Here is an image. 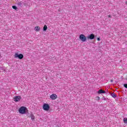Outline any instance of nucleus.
<instances>
[{
    "instance_id": "obj_1",
    "label": "nucleus",
    "mask_w": 127,
    "mask_h": 127,
    "mask_svg": "<svg viewBox=\"0 0 127 127\" xmlns=\"http://www.w3.org/2000/svg\"><path fill=\"white\" fill-rule=\"evenodd\" d=\"M19 113H20V114H25V113H26V107H21L19 109Z\"/></svg>"
},
{
    "instance_id": "obj_2",
    "label": "nucleus",
    "mask_w": 127,
    "mask_h": 127,
    "mask_svg": "<svg viewBox=\"0 0 127 127\" xmlns=\"http://www.w3.org/2000/svg\"><path fill=\"white\" fill-rule=\"evenodd\" d=\"M79 39L82 41V42H85V41H87V37H86V36L84 34H80L79 35Z\"/></svg>"
},
{
    "instance_id": "obj_3",
    "label": "nucleus",
    "mask_w": 127,
    "mask_h": 127,
    "mask_svg": "<svg viewBox=\"0 0 127 127\" xmlns=\"http://www.w3.org/2000/svg\"><path fill=\"white\" fill-rule=\"evenodd\" d=\"M43 109L44 111H49V110L50 109V106L48 104H44Z\"/></svg>"
},
{
    "instance_id": "obj_4",
    "label": "nucleus",
    "mask_w": 127,
    "mask_h": 127,
    "mask_svg": "<svg viewBox=\"0 0 127 127\" xmlns=\"http://www.w3.org/2000/svg\"><path fill=\"white\" fill-rule=\"evenodd\" d=\"M14 57L15 58H18V59H23V55L21 54H18V53H15L14 54Z\"/></svg>"
},
{
    "instance_id": "obj_5",
    "label": "nucleus",
    "mask_w": 127,
    "mask_h": 127,
    "mask_svg": "<svg viewBox=\"0 0 127 127\" xmlns=\"http://www.w3.org/2000/svg\"><path fill=\"white\" fill-rule=\"evenodd\" d=\"M87 39L88 40H89V39H90V40L95 39V35H94V34H91L87 37Z\"/></svg>"
},
{
    "instance_id": "obj_6",
    "label": "nucleus",
    "mask_w": 127,
    "mask_h": 127,
    "mask_svg": "<svg viewBox=\"0 0 127 127\" xmlns=\"http://www.w3.org/2000/svg\"><path fill=\"white\" fill-rule=\"evenodd\" d=\"M21 99V97L20 96H15L14 98V101L15 102H19Z\"/></svg>"
},
{
    "instance_id": "obj_7",
    "label": "nucleus",
    "mask_w": 127,
    "mask_h": 127,
    "mask_svg": "<svg viewBox=\"0 0 127 127\" xmlns=\"http://www.w3.org/2000/svg\"><path fill=\"white\" fill-rule=\"evenodd\" d=\"M50 98L52 99V100H56V99H57V95L55 94H53L50 96Z\"/></svg>"
},
{
    "instance_id": "obj_8",
    "label": "nucleus",
    "mask_w": 127,
    "mask_h": 127,
    "mask_svg": "<svg viewBox=\"0 0 127 127\" xmlns=\"http://www.w3.org/2000/svg\"><path fill=\"white\" fill-rule=\"evenodd\" d=\"M98 94H106V91L103 90V89H100L98 91Z\"/></svg>"
},
{
    "instance_id": "obj_9",
    "label": "nucleus",
    "mask_w": 127,
    "mask_h": 127,
    "mask_svg": "<svg viewBox=\"0 0 127 127\" xmlns=\"http://www.w3.org/2000/svg\"><path fill=\"white\" fill-rule=\"evenodd\" d=\"M35 31H36L37 32H38V31H40V28L39 26H36L34 28Z\"/></svg>"
},
{
    "instance_id": "obj_10",
    "label": "nucleus",
    "mask_w": 127,
    "mask_h": 127,
    "mask_svg": "<svg viewBox=\"0 0 127 127\" xmlns=\"http://www.w3.org/2000/svg\"><path fill=\"white\" fill-rule=\"evenodd\" d=\"M23 4V2H22V1L18 2V3H17L18 6H20V7H21V6H22Z\"/></svg>"
},
{
    "instance_id": "obj_11",
    "label": "nucleus",
    "mask_w": 127,
    "mask_h": 127,
    "mask_svg": "<svg viewBox=\"0 0 127 127\" xmlns=\"http://www.w3.org/2000/svg\"><path fill=\"white\" fill-rule=\"evenodd\" d=\"M47 30V26L46 25H45L43 27V31H46Z\"/></svg>"
},
{
    "instance_id": "obj_12",
    "label": "nucleus",
    "mask_w": 127,
    "mask_h": 127,
    "mask_svg": "<svg viewBox=\"0 0 127 127\" xmlns=\"http://www.w3.org/2000/svg\"><path fill=\"white\" fill-rule=\"evenodd\" d=\"M111 95L112 96V97L113 98H116L117 97V95H116V94H115L114 93H113L111 94Z\"/></svg>"
},
{
    "instance_id": "obj_13",
    "label": "nucleus",
    "mask_w": 127,
    "mask_h": 127,
    "mask_svg": "<svg viewBox=\"0 0 127 127\" xmlns=\"http://www.w3.org/2000/svg\"><path fill=\"white\" fill-rule=\"evenodd\" d=\"M124 122L125 124H127V118H124Z\"/></svg>"
},
{
    "instance_id": "obj_14",
    "label": "nucleus",
    "mask_w": 127,
    "mask_h": 127,
    "mask_svg": "<svg viewBox=\"0 0 127 127\" xmlns=\"http://www.w3.org/2000/svg\"><path fill=\"white\" fill-rule=\"evenodd\" d=\"M12 7V8H13V9H15V10L17 9V7H16V6L13 5Z\"/></svg>"
},
{
    "instance_id": "obj_15",
    "label": "nucleus",
    "mask_w": 127,
    "mask_h": 127,
    "mask_svg": "<svg viewBox=\"0 0 127 127\" xmlns=\"http://www.w3.org/2000/svg\"><path fill=\"white\" fill-rule=\"evenodd\" d=\"M31 120H34L35 117H34V115H32L31 116Z\"/></svg>"
},
{
    "instance_id": "obj_16",
    "label": "nucleus",
    "mask_w": 127,
    "mask_h": 127,
    "mask_svg": "<svg viewBox=\"0 0 127 127\" xmlns=\"http://www.w3.org/2000/svg\"><path fill=\"white\" fill-rule=\"evenodd\" d=\"M124 87L125 88H126V89H127V83L124 84Z\"/></svg>"
},
{
    "instance_id": "obj_17",
    "label": "nucleus",
    "mask_w": 127,
    "mask_h": 127,
    "mask_svg": "<svg viewBox=\"0 0 127 127\" xmlns=\"http://www.w3.org/2000/svg\"><path fill=\"white\" fill-rule=\"evenodd\" d=\"M96 98L98 99V101H99V100H100V99H101V98H100V97H99V96H97L96 97Z\"/></svg>"
},
{
    "instance_id": "obj_18",
    "label": "nucleus",
    "mask_w": 127,
    "mask_h": 127,
    "mask_svg": "<svg viewBox=\"0 0 127 127\" xmlns=\"http://www.w3.org/2000/svg\"><path fill=\"white\" fill-rule=\"evenodd\" d=\"M102 99L104 100V101H106V98L105 97H103Z\"/></svg>"
},
{
    "instance_id": "obj_19",
    "label": "nucleus",
    "mask_w": 127,
    "mask_h": 127,
    "mask_svg": "<svg viewBox=\"0 0 127 127\" xmlns=\"http://www.w3.org/2000/svg\"><path fill=\"white\" fill-rule=\"evenodd\" d=\"M97 40H98V41H100V38H97Z\"/></svg>"
},
{
    "instance_id": "obj_20",
    "label": "nucleus",
    "mask_w": 127,
    "mask_h": 127,
    "mask_svg": "<svg viewBox=\"0 0 127 127\" xmlns=\"http://www.w3.org/2000/svg\"><path fill=\"white\" fill-rule=\"evenodd\" d=\"M108 17H110L111 18V17H112L111 16V15H108Z\"/></svg>"
},
{
    "instance_id": "obj_21",
    "label": "nucleus",
    "mask_w": 127,
    "mask_h": 127,
    "mask_svg": "<svg viewBox=\"0 0 127 127\" xmlns=\"http://www.w3.org/2000/svg\"><path fill=\"white\" fill-rule=\"evenodd\" d=\"M111 82H114V80H113V79H111Z\"/></svg>"
},
{
    "instance_id": "obj_22",
    "label": "nucleus",
    "mask_w": 127,
    "mask_h": 127,
    "mask_svg": "<svg viewBox=\"0 0 127 127\" xmlns=\"http://www.w3.org/2000/svg\"><path fill=\"white\" fill-rule=\"evenodd\" d=\"M126 4H127V1H126Z\"/></svg>"
},
{
    "instance_id": "obj_23",
    "label": "nucleus",
    "mask_w": 127,
    "mask_h": 127,
    "mask_svg": "<svg viewBox=\"0 0 127 127\" xmlns=\"http://www.w3.org/2000/svg\"><path fill=\"white\" fill-rule=\"evenodd\" d=\"M4 72H5V69L4 70Z\"/></svg>"
}]
</instances>
